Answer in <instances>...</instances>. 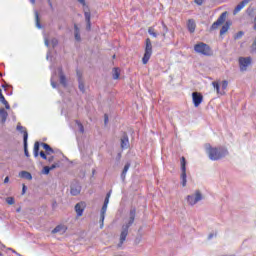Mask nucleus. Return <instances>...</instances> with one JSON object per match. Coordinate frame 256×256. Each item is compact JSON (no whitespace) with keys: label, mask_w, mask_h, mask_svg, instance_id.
<instances>
[{"label":"nucleus","mask_w":256,"mask_h":256,"mask_svg":"<svg viewBox=\"0 0 256 256\" xmlns=\"http://www.w3.org/2000/svg\"><path fill=\"white\" fill-rule=\"evenodd\" d=\"M136 210L132 208L129 213V218L124 222L120 230L119 243L117 247H123V243L127 241V235H129L130 227L135 223Z\"/></svg>","instance_id":"1"},{"label":"nucleus","mask_w":256,"mask_h":256,"mask_svg":"<svg viewBox=\"0 0 256 256\" xmlns=\"http://www.w3.org/2000/svg\"><path fill=\"white\" fill-rule=\"evenodd\" d=\"M206 151L211 161H219V159H223V157H226L229 153L225 148H215L211 146H208Z\"/></svg>","instance_id":"2"},{"label":"nucleus","mask_w":256,"mask_h":256,"mask_svg":"<svg viewBox=\"0 0 256 256\" xmlns=\"http://www.w3.org/2000/svg\"><path fill=\"white\" fill-rule=\"evenodd\" d=\"M151 55H153V44L151 43V39H146L145 53L142 58V63L147 65L149 63V59H151Z\"/></svg>","instance_id":"3"},{"label":"nucleus","mask_w":256,"mask_h":256,"mask_svg":"<svg viewBox=\"0 0 256 256\" xmlns=\"http://www.w3.org/2000/svg\"><path fill=\"white\" fill-rule=\"evenodd\" d=\"M194 51L200 55H211V47L203 42H199L198 44L194 45Z\"/></svg>","instance_id":"4"},{"label":"nucleus","mask_w":256,"mask_h":256,"mask_svg":"<svg viewBox=\"0 0 256 256\" xmlns=\"http://www.w3.org/2000/svg\"><path fill=\"white\" fill-rule=\"evenodd\" d=\"M181 163V183L182 187H187V161L185 160V157H182L180 160Z\"/></svg>","instance_id":"5"},{"label":"nucleus","mask_w":256,"mask_h":256,"mask_svg":"<svg viewBox=\"0 0 256 256\" xmlns=\"http://www.w3.org/2000/svg\"><path fill=\"white\" fill-rule=\"evenodd\" d=\"M203 199V194H201L200 190H196L194 194L188 195L187 196V203L188 205H197L199 201Z\"/></svg>","instance_id":"6"},{"label":"nucleus","mask_w":256,"mask_h":256,"mask_svg":"<svg viewBox=\"0 0 256 256\" xmlns=\"http://www.w3.org/2000/svg\"><path fill=\"white\" fill-rule=\"evenodd\" d=\"M227 20V12H223L219 18L217 19L216 22H214L211 26V31H215V29H219V27H221V25H223V23H225V21Z\"/></svg>","instance_id":"7"},{"label":"nucleus","mask_w":256,"mask_h":256,"mask_svg":"<svg viewBox=\"0 0 256 256\" xmlns=\"http://www.w3.org/2000/svg\"><path fill=\"white\" fill-rule=\"evenodd\" d=\"M70 193L73 197H77L81 193V184L74 180L70 185Z\"/></svg>","instance_id":"8"},{"label":"nucleus","mask_w":256,"mask_h":256,"mask_svg":"<svg viewBox=\"0 0 256 256\" xmlns=\"http://www.w3.org/2000/svg\"><path fill=\"white\" fill-rule=\"evenodd\" d=\"M239 65L241 71H247V67L251 65V57H240Z\"/></svg>","instance_id":"9"},{"label":"nucleus","mask_w":256,"mask_h":256,"mask_svg":"<svg viewBox=\"0 0 256 256\" xmlns=\"http://www.w3.org/2000/svg\"><path fill=\"white\" fill-rule=\"evenodd\" d=\"M192 101L194 103V107H199V105L203 103V94L199 92H193Z\"/></svg>","instance_id":"10"},{"label":"nucleus","mask_w":256,"mask_h":256,"mask_svg":"<svg viewBox=\"0 0 256 256\" xmlns=\"http://www.w3.org/2000/svg\"><path fill=\"white\" fill-rule=\"evenodd\" d=\"M78 87L82 93H85V80H83V73L77 71Z\"/></svg>","instance_id":"11"},{"label":"nucleus","mask_w":256,"mask_h":256,"mask_svg":"<svg viewBox=\"0 0 256 256\" xmlns=\"http://www.w3.org/2000/svg\"><path fill=\"white\" fill-rule=\"evenodd\" d=\"M121 149H129V136L127 133H124L121 137Z\"/></svg>","instance_id":"12"},{"label":"nucleus","mask_w":256,"mask_h":256,"mask_svg":"<svg viewBox=\"0 0 256 256\" xmlns=\"http://www.w3.org/2000/svg\"><path fill=\"white\" fill-rule=\"evenodd\" d=\"M75 211L78 215V217H81L83 215V211H85V203L80 202L75 205Z\"/></svg>","instance_id":"13"},{"label":"nucleus","mask_w":256,"mask_h":256,"mask_svg":"<svg viewBox=\"0 0 256 256\" xmlns=\"http://www.w3.org/2000/svg\"><path fill=\"white\" fill-rule=\"evenodd\" d=\"M249 3V0H243L242 2H240L234 9L233 11V15H237V13H239V11H241V9H243V7H245V5H247Z\"/></svg>","instance_id":"14"},{"label":"nucleus","mask_w":256,"mask_h":256,"mask_svg":"<svg viewBox=\"0 0 256 256\" xmlns=\"http://www.w3.org/2000/svg\"><path fill=\"white\" fill-rule=\"evenodd\" d=\"M188 31L190 33H195V29L197 27V24L195 23V20L189 19L187 22Z\"/></svg>","instance_id":"15"},{"label":"nucleus","mask_w":256,"mask_h":256,"mask_svg":"<svg viewBox=\"0 0 256 256\" xmlns=\"http://www.w3.org/2000/svg\"><path fill=\"white\" fill-rule=\"evenodd\" d=\"M74 37L75 41H78V43L81 42V30L77 24L74 25Z\"/></svg>","instance_id":"16"},{"label":"nucleus","mask_w":256,"mask_h":256,"mask_svg":"<svg viewBox=\"0 0 256 256\" xmlns=\"http://www.w3.org/2000/svg\"><path fill=\"white\" fill-rule=\"evenodd\" d=\"M43 149L46 152V155H53V153H55V150H53V148H51V146L47 143H41Z\"/></svg>","instance_id":"17"},{"label":"nucleus","mask_w":256,"mask_h":256,"mask_svg":"<svg viewBox=\"0 0 256 256\" xmlns=\"http://www.w3.org/2000/svg\"><path fill=\"white\" fill-rule=\"evenodd\" d=\"M40 157L42 159H45L46 161H48V163H53V161H55V157L51 156V155H47L45 152L41 151L40 152Z\"/></svg>","instance_id":"18"},{"label":"nucleus","mask_w":256,"mask_h":256,"mask_svg":"<svg viewBox=\"0 0 256 256\" xmlns=\"http://www.w3.org/2000/svg\"><path fill=\"white\" fill-rule=\"evenodd\" d=\"M84 17H85V21L86 23H89V21H91V10H89V7L84 6Z\"/></svg>","instance_id":"19"},{"label":"nucleus","mask_w":256,"mask_h":256,"mask_svg":"<svg viewBox=\"0 0 256 256\" xmlns=\"http://www.w3.org/2000/svg\"><path fill=\"white\" fill-rule=\"evenodd\" d=\"M229 27H231V21H226L220 30V35H225L229 31Z\"/></svg>","instance_id":"20"},{"label":"nucleus","mask_w":256,"mask_h":256,"mask_svg":"<svg viewBox=\"0 0 256 256\" xmlns=\"http://www.w3.org/2000/svg\"><path fill=\"white\" fill-rule=\"evenodd\" d=\"M131 167V163H126L123 170H122V173H121V179L122 181H125V177H127V171H129V168Z\"/></svg>","instance_id":"21"},{"label":"nucleus","mask_w":256,"mask_h":256,"mask_svg":"<svg viewBox=\"0 0 256 256\" xmlns=\"http://www.w3.org/2000/svg\"><path fill=\"white\" fill-rule=\"evenodd\" d=\"M59 79H60L61 85H63V87H67V78L65 77V74H63L62 69H60V72H59Z\"/></svg>","instance_id":"22"},{"label":"nucleus","mask_w":256,"mask_h":256,"mask_svg":"<svg viewBox=\"0 0 256 256\" xmlns=\"http://www.w3.org/2000/svg\"><path fill=\"white\" fill-rule=\"evenodd\" d=\"M29 137V134L27 131H24V153L27 157H29V150L27 149V139Z\"/></svg>","instance_id":"23"},{"label":"nucleus","mask_w":256,"mask_h":256,"mask_svg":"<svg viewBox=\"0 0 256 256\" xmlns=\"http://www.w3.org/2000/svg\"><path fill=\"white\" fill-rule=\"evenodd\" d=\"M19 176L22 179H27L28 181H31V179H33V176L31 175V173L27 172V171H21L19 173Z\"/></svg>","instance_id":"24"},{"label":"nucleus","mask_w":256,"mask_h":256,"mask_svg":"<svg viewBox=\"0 0 256 256\" xmlns=\"http://www.w3.org/2000/svg\"><path fill=\"white\" fill-rule=\"evenodd\" d=\"M212 85H213V87L216 90L218 95H225V91L220 90L219 82L214 81V82H212Z\"/></svg>","instance_id":"25"},{"label":"nucleus","mask_w":256,"mask_h":256,"mask_svg":"<svg viewBox=\"0 0 256 256\" xmlns=\"http://www.w3.org/2000/svg\"><path fill=\"white\" fill-rule=\"evenodd\" d=\"M0 101L5 106L6 109H11V106H9V102L5 100V96H3V91L0 89Z\"/></svg>","instance_id":"26"},{"label":"nucleus","mask_w":256,"mask_h":256,"mask_svg":"<svg viewBox=\"0 0 256 256\" xmlns=\"http://www.w3.org/2000/svg\"><path fill=\"white\" fill-rule=\"evenodd\" d=\"M0 117L2 119V123H5L7 121V117H9V114L4 110V108L0 109Z\"/></svg>","instance_id":"27"},{"label":"nucleus","mask_w":256,"mask_h":256,"mask_svg":"<svg viewBox=\"0 0 256 256\" xmlns=\"http://www.w3.org/2000/svg\"><path fill=\"white\" fill-rule=\"evenodd\" d=\"M120 75H121V69H119V68H114V69L112 70L113 79H119Z\"/></svg>","instance_id":"28"},{"label":"nucleus","mask_w":256,"mask_h":256,"mask_svg":"<svg viewBox=\"0 0 256 256\" xmlns=\"http://www.w3.org/2000/svg\"><path fill=\"white\" fill-rule=\"evenodd\" d=\"M52 233H65V226L58 225L53 230Z\"/></svg>","instance_id":"29"},{"label":"nucleus","mask_w":256,"mask_h":256,"mask_svg":"<svg viewBox=\"0 0 256 256\" xmlns=\"http://www.w3.org/2000/svg\"><path fill=\"white\" fill-rule=\"evenodd\" d=\"M35 21H36V27L38 29H41V22L39 20V12H35Z\"/></svg>","instance_id":"30"},{"label":"nucleus","mask_w":256,"mask_h":256,"mask_svg":"<svg viewBox=\"0 0 256 256\" xmlns=\"http://www.w3.org/2000/svg\"><path fill=\"white\" fill-rule=\"evenodd\" d=\"M34 157H39V142L34 144Z\"/></svg>","instance_id":"31"},{"label":"nucleus","mask_w":256,"mask_h":256,"mask_svg":"<svg viewBox=\"0 0 256 256\" xmlns=\"http://www.w3.org/2000/svg\"><path fill=\"white\" fill-rule=\"evenodd\" d=\"M148 33H149V35H151L152 37L157 38V32H155V28L149 27V28H148Z\"/></svg>","instance_id":"32"},{"label":"nucleus","mask_w":256,"mask_h":256,"mask_svg":"<svg viewBox=\"0 0 256 256\" xmlns=\"http://www.w3.org/2000/svg\"><path fill=\"white\" fill-rule=\"evenodd\" d=\"M104 221H105V213H100V229H103L104 226Z\"/></svg>","instance_id":"33"},{"label":"nucleus","mask_w":256,"mask_h":256,"mask_svg":"<svg viewBox=\"0 0 256 256\" xmlns=\"http://www.w3.org/2000/svg\"><path fill=\"white\" fill-rule=\"evenodd\" d=\"M162 25H163V29H164V32L162 33V37H163V39H165L167 32L169 31V28H167V25L165 24V22H162Z\"/></svg>","instance_id":"34"},{"label":"nucleus","mask_w":256,"mask_h":256,"mask_svg":"<svg viewBox=\"0 0 256 256\" xmlns=\"http://www.w3.org/2000/svg\"><path fill=\"white\" fill-rule=\"evenodd\" d=\"M6 203H7L8 205H15V198H13V197H7V198H6Z\"/></svg>","instance_id":"35"},{"label":"nucleus","mask_w":256,"mask_h":256,"mask_svg":"<svg viewBox=\"0 0 256 256\" xmlns=\"http://www.w3.org/2000/svg\"><path fill=\"white\" fill-rule=\"evenodd\" d=\"M17 131H20L21 133H23V135H25V131H27V129H25V127L21 126V124L17 125Z\"/></svg>","instance_id":"36"},{"label":"nucleus","mask_w":256,"mask_h":256,"mask_svg":"<svg viewBox=\"0 0 256 256\" xmlns=\"http://www.w3.org/2000/svg\"><path fill=\"white\" fill-rule=\"evenodd\" d=\"M51 169L49 168V166H45L42 170L43 175H49Z\"/></svg>","instance_id":"37"},{"label":"nucleus","mask_w":256,"mask_h":256,"mask_svg":"<svg viewBox=\"0 0 256 256\" xmlns=\"http://www.w3.org/2000/svg\"><path fill=\"white\" fill-rule=\"evenodd\" d=\"M77 125L80 133H85V128L83 127V124H81V122H77Z\"/></svg>","instance_id":"38"},{"label":"nucleus","mask_w":256,"mask_h":256,"mask_svg":"<svg viewBox=\"0 0 256 256\" xmlns=\"http://www.w3.org/2000/svg\"><path fill=\"white\" fill-rule=\"evenodd\" d=\"M229 85V82H227V80H223L222 81V91H225V89H227Z\"/></svg>","instance_id":"39"},{"label":"nucleus","mask_w":256,"mask_h":256,"mask_svg":"<svg viewBox=\"0 0 256 256\" xmlns=\"http://www.w3.org/2000/svg\"><path fill=\"white\" fill-rule=\"evenodd\" d=\"M111 197V192H108L104 200V205H109V198Z\"/></svg>","instance_id":"40"},{"label":"nucleus","mask_w":256,"mask_h":256,"mask_svg":"<svg viewBox=\"0 0 256 256\" xmlns=\"http://www.w3.org/2000/svg\"><path fill=\"white\" fill-rule=\"evenodd\" d=\"M51 43H52V46H53V47H57L59 41H58L56 38H53V39L51 40Z\"/></svg>","instance_id":"41"},{"label":"nucleus","mask_w":256,"mask_h":256,"mask_svg":"<svg viewBox=\"0 0 256 256\" xmlns=\"http://www.w3.org/2000/svg\"><path fill=\"white\" fill-rule=\"evenodd\" d=\"M59 167V163H54L51 166H49L50 171H53V169H57Z\"/></svg>","instance_id":"42"},{"label":"nucleus","mask_w":256,"mask_h":256,"mask_svg":"<svg viewBox=\"0 0 256 256\" xmlns=\"http://www.w3.org/2000/svg\"><path fill=\"white\" fill-rule=\"evenodd\" d=\"M107 205L108 204H103L102 209H101V213H107Z\"/></svg>","instance_id":"43"},{"label":"nucleus","mask_w":256,"mask_h":256,"mask_svg":"<svg viewBox=\"0 0 256 256\" xmlns=\"http://www.w3.org/2000/svg\"><path fill=\"white\" fill-rule=\"evenodd\" d=\"M241 37H243V32L242 31H240L236 34L235 39H241Z\"/></svg>","instance_id":"44"},{"label":"nucleus","mask_w":256,"mask_h":256,"mask_svg":"<svg viewBox=\"0 0 256 256\" xmlns=\"http://www.w3.org/2000/svg\"><path fill=\"white\" fill-rule=\"evenodd\" d=\"M86 23H87V25H86L87 31H91V21H88Z\"/></svg>","instance_id":"45"},{"label":"nucleus","mask_w":256,"mask_h":256,"mask_svg":"<svg viewBox=\"0 0 256 256\" xmlns=\"http://www.w3.org/2000/svg\"><path fill=\"white\" fill-rule=\"evenodd\" d=\"M194 1H195L196 5H203V2L205 0H194Z\"/></svg>","instance_id":"46"},{"label":"nucleus","mask_w":256,"mask_h":256,"mask_svg":"<svg viewBox=\"0 0 256 256\" xmlns=\"http://www.w3.org/2000/svg\"><path fill=\"white\" fill-rule=\"evenodd\" d=\"M215 237V232H211L209 235H208V239L211 240Z\"/></svg>","instance_id":"47"},{"label":"nucleus","mask_w":256,"mask_h":256,"mask_svg":"<svg viewBox=\"0 0 256 256\" xmlns=\"http://www.w3.org/2000/svg\"><path fill=\"white\" fill-rule=\"evenodd\" d=\"M78 3H81L85 7V0H77Z\"/></svg>","instance_id":"48"},{"label":"nucleus","mask_w":256,"mask_h":256,"mask_svg":"<svg viewBox=\"0 0 256 256\" xmlns=\"http://www.w3.org/2000/svg\"><path fill=\"white\" fill-rule=\"evenodd\" d=\"M45 45L46 47H49V38H45Z\"/></svg>","instance_id":"49"},{"label":"nucleus","mask_w":256,"mask_h":256,"mask_svg":"<svg viewBox=\"0 0 256 256\" xmlns=\"http://www.w3.org/2000/svg\"><path fill=\"white\" fill-rule=\"evenodd\" d=\"M51 85H52V87H53V89H56L57 88V83H55V82H51Z\"/></svg>","instance_id":"50"},{"label":"nucleus","mask_w":256,"mask_h":256,"mask_svg":"<svg viewBox=\"0 0 256 256\" xmlns=\"http://www.w3.org/2000/svg\"><path fill=\"white\" fill-rule=\"evenodd\" d=\"M109 121V117L107 116V114H105V119H104V123L107 124V122Z\"/></svg>","instance_id":"51"},{"label":"nucleus","mask_w":256,"mask_h":256,"mask_svg":"<svg viewBox=\"0 0 256 256\" xmlns=\"http://www.w3.org/2000/svg\"><path fill=\"white\" fill-rule=\"evenodd\" d=\"M4 183H9V177H6V178L4 179Z\"/></svg>","instance_id":"52"},{"label":"nucleus","mask_w":256,"mask_h":256,"mask_svg":"<svg viewBox=\"0 0 256 256\" xmlns=\"http://www.w3.org/2000/svg\"><path fill=\"white\" fill-rule=\"evenodd\" d=\"M22 195H25V185H23V188H22Z\"/></svg>","instance_id":"53"},{"label":"nucleus","mask_w":256,"mask_h":256,"mask_svg":"<svg viewBox=\"0 0 256 256\" xmlns=\"http://www.w3.org/2000/svg\"><path fill=\"white\" fill-rule=\"evenodd\" d=\"M135 243H137V244H138V243H141V238L136 239V240H135Z\"/></svg>","instance_id":"54"},{"label":"nucleus","mask_w":256,"mask_h":256,"mask_svg":"<svg viewBox=\"0 0 256 256\" xmlns=\"http://www.w3.org/2000/svg\"><path fill=\"white\" fill-rule=\"evenodd\" d=\"M33 5H35V0H30Z\"/></svg>","instance_id":"55"},{"label":"nucleus","mask_w":256,"mask_h":256,"mask_svg":"<svg viewBox=\"0 0 256 256\" xmlns=\"http://www.w3.org/2000/svg\"><path fill=\"white\" fill-rule=\"evenodd\" d=\"M49 5H50V7H53V4L51 3V1H49Z\"/></svg>","instance_id":"56"},{"label":"nucleus","mask_w":256,"mask_h":256,"mask_svg":"<svg viewBox=\"0 0 256 256\" xmlns=\"http://www.w3.org/2000/svg\"><path fill=\"white\" fill-rule=\"evenodd\" d=\"M3 254L0 252V256H2Z\"/></svg>","instance_id":"57"},{"label":"nucleus","mask_w":256,"mask_h":256,"mask_svg":"<svg viewBox=\"0 0 256 256\" xmlns=\"http://www.w3.org/2000/svg\"><path fill=\"white\" fill-rule=\"evenodd\" d=\"M113 59H115V55L113 56Z\"/></svg>","instance_id":"58"}]
</instances>
